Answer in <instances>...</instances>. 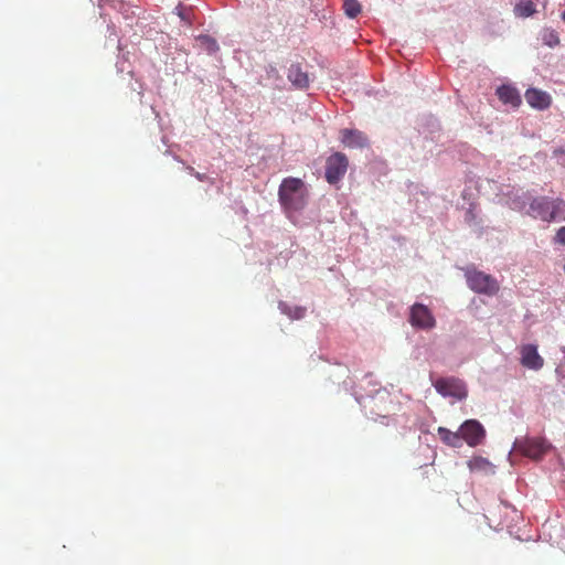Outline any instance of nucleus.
Here are the masks:
<instances>
[{
    "label": "nucleus",
    "mask_w": 565,
    "mask_h": 565,
    "mask_svg": "<svg viewBox=\"0 0 565 565\" xmlns=\"http://www.w3.org/2000/svg\"><path fill=\"white\" fill-rule=\"evenodd\" d=\"M280 205L287 212H297L306 205V188L301 179L287 178L281 181L278 191Z\"/></svg>",
    "instance_id": "f257e3e1"
},
{
    "label": "nucleus",
    "mask_w": 565,
    "mask_h": 565,
    "mask_svg": "<svg viewBox=\"0 0 565 565\" xmlns=\"http://www.w3.org/2000/svg\"><path fill=\"white\" fill-rule=\"evenodd\" d=\"M529 214L545 222L565 220V202L562 199L541 196L533 199L529 206Z\"/></svg>",
    "instance_id": "f03ea898"
},
{
    "label": "nucleus",
    "mask_w": 565,
    "mask_h": 565,
    "mask_svg": "<svg viewBox=\"0 0 565 565\" xmlns=\"http://www.w3.org/2000/svg\"><path fill=\"white\" fill-rule=\"evenodd\" d=\"M465 277L467 286L475 292L492 297L499 291L498 280L493 276L480 271L473 266H468L465 269Z\"/></svg>",
    "instance_id": "7ed1b4c3"
},
{
    "label": "nucleus",
    "mask_w": 565,
    "mask_h": 565,
    "mask_svg": "<svg viewBox=\"0 0 565 565\" xmlns=\"http://www.w3.org/2000/svg\"><path fill=\"white\" fill-rule=\"evenodd\" d=\"M349 159L343 152H333L326 160V180L330 184L339 183L347 173Z\"/></svg>",
    "instance_id": "20e7f679"
},
{
    "label": "nucleus",
    "mask_w": 565,
    "mask_h": 565,
    "mask_svg": "<svg viewBox=\"0 0 565 565\" xmlns=\"http://www.w3.org/2000/svg\"><path fill=\"white\" fill-rule=\"evenodd\" d=\"M434 387L436 392L444 397L465 399L467 396V388L463 381L456 377L436 379Z\"/></svg>",
    "instance_id": "39448f33"
},
{
    "label": "nucleus",
    "mask_w": 565,
    "mask_h": 565,
    "mask_svg": "<svg viewBox=\"0 0 565 565\" xmlns=\"http://www.w3.org/2000/svg\"><path fill=\"white\" fill-rule=\"evenodd\" d=\"M520 454L533 460H541L550 451L551 445L543 438H526L516 443Z\"/></svg>",
    "instance_id": "423d86ee"
},
{
    "label": "nucleus",
    "mask_w": 565,
    "mask_h": 565,
    "mask_svg": "<svg viewBox=\"0 0 565 565\" xmlns=\"http://www.w3.org/2000/svg\"><path fill=\"white\" fill-rule=\"evenodd\" d=\"M409 323L418 329L430 330L435 327L436 320L426 305L414 303L411 307Z\"/></svg>",
    "instance_id": "0eeeda50"
},
{
    "label": "nucleus",
    "mask_w": 565,
    "mask_h": 565,
    "mask_svg": "<svg viewBox=\"0 0 565 565\" xmlns=\"http://www.w3.org/2000/svg\"><path fill=\"white\" fill-rule=\"evenodd\" d=\"M459 435L469 446H477L481 444L484 436L482 425L476 419H468L459 428Z\"/></svg>",
    "instance_id": "6e6552de"
},
{
    "label": "nucleus",
    "mask_w": 565,
    "mask_h": 565,
    "mask_svg": "<svg viewBox=\"0 0 565 565\" xmlns=\"http://www.w3.org/2000/svg\"><path fill=\"white\" fill-rule=\"evenodd\" d=\"M520 355V363L522 366L534 371H539L543 367L544 360L541 354L537 353L535 344L521 345Z\"/></svg>",
    "instance_id": "1a4fd4ad"
},
{
    "label": "nucleus",
    "mask_w": 565,
    "mask_h": 565,
    "mask_svg": "<svg viewBox=\"0 0 565 565\" xmlns=\"http://www.w3.org/2000/svg\"><path fill=\"white\" fill-rule=\"evenodd\" d=\"M525 100L529 104V106L539 110L548 109L552 104V97L550 93L535 87L526 89Z\"/></svg>",
    "instance_id": "9d476101"
},
{
    "label": "nucleus",
    "mask_w": 565,
    "mask_h": 565,
    "mask_svg": "<svg viewBox=\"0 0 565 565\" xmlns=\"http://www.w3.org/2000/svg\"><path fill=\"white\" fill-rule=\"evenodd\" d=\"M495 94L498 99L505 106H510L512 108H519L521 106V95L518 88L512 85L504 84L497 87Z\"/></svg>",
    "instance_id": "9b49d317"
},
{
    "label": "nucleus",
    "mask_w": 565,
    "mask_h": 565,
    "mask_svg": "<svg viewBox=\"0 0 565 565\" xmlns=\"http://www.w3.org/2000/svg\"><path fill=\"white\" fill-rule=\"evenodd\" d=\"M341 142L348 148H363L367 146V139L363 131L356 129H342Z\"/></svg>",
    "instance_id": "f8f14e48"
},
{
    "label": "nucleus",
    "mask_w": 565,
    "mask_h": 565,
    "mask_svg": "<svg viewBox=\"0 0 565 565\" xmlns=\"http://www.w3.org/2000/svg\"><path fill=\"white\" fill-rule=\"evenodd\" d=\"M287 78L297 88L309 87V74L305 73L299 64H292L288 68Z\"/></svg>",
    "instance_id": "ddd939ff"
},
{
    "label": "nucleus",
    "mask_w": 565,
    "mask_h": 565,
    "mask_svg": "<svg viewBox=\"0 0 565 565\" xmlns=\"http://www.w3.org/2000/svg\"><path fill=\"white\" fill-rule=\"evenodd\" d=\"M536 12V7L534 0H520L513 7L514 15L519 18H529L534 15Z\"/></svg>",
    "instance_id": "4468645a"
},
{
    "label": "nucleus",
    "mask_w": 565,
    "mask_h": 565,
    "mask_svg": "<svg viewBox=\"0 0 565 565\" xmlns=\"http://www.w3.org/2000/svg\"><path fill=\"white\" fill-rule=\"evenodd\" d=\"M437 434H439V437L444 444L452 447H459L460 443L462 441L459 431H451L448 428L439 427V429H437Z\"/></svg>",
    "instance_id": "2eb2a0df"
},
{
    "label": "nucleus",
    "mask_w": 565,
    "mask_h": 565,
    "mask_svg": "<svg viewBox=\"0 0 565 565\" xmlns=\"http://www.w3.org/2000/svg\"><path fill=\"white\" fill-rule=\"evenodd\" d=\"M541 36L543 43L548 47H556L559 44L558 33L552 28H544Z\"/></svg>",
    "instance_id": "dca6fc26"
},
{
    "label": "nucleus",
    "mask_w": 565,
    "mask_h": 565,
    "mask_svg": "<svg viewBox=\"0 0 565 565\" xmlns=\"http://www.w3.org/2000/svg\"><path fill=\"white\" fill-rule=\"evenodd\" d=\"M343 11L350 19L356 18L362 11V7L360 6L358 0H343Z\"/></svg>",
    "instance_id": "f3484780"
},
{
    "label": "nucleus",
    "mask_w": 565,
    "mask_h": 565,
    "mask_svg": "<svg viewBox=\"0 0 565 565\" xmlns=\"http://www.w3.org/2000/svg\"><path fill=\"white\" fill-rule=\"evenodd\" d=\"M279 307H280L281 311L287 313L289 316V318H291V319H300V318L303 317V313H305V309L303 308L296 307L294 309V311H291V310H287V305L286 303H280Z\"/></svg>",
    "instance_id": "a211bd4d"
},
{
    "label": "nucleus",
    "mask_w": 565,
    "mask_h": 565,
    "mask_svg": "<svg viewBox=\"0 0 565 565\" xmlns=\"http://www.w3.org/2000/svg\"><path fill=\"white\" fill-rule=\"evenodd\" d=\"M199 41H201L202 45L206 46L211 53L216 52L218 49L216 40L211 39L209 35L200 36Z\"/></svg>",
    "instance_id": "6ab92c4d"
},
{
    "label": "nucleus",
    "mask_w": 565,
    "mask_h": 565,
    "mask_svg": "<svg viewBox=\"0 0 565 565\" xmlns=\"http://www.w3.org/2000/svg\"><path fill=\"white\" fill-rule=\"evenodd\" d=\"M177 11H178V15L180 17L181 20L190 23V17L184 7L178 6Z\"/></svg>",
    "instance_id": "aec40b11"
},
{
    "label": "nucleus",
    "mask_w": 565,
    "mask_h": 565,
    "mask_svg": "<svg viewBox=\"0 0 565 565\" xmlns=\"http://www.w3.org/2000/svg\"><path fill=\"white\" fill-rule=\"evenodd\" d=\"M555 239L558 244L565 245V226L558 228Z\"/></svg>",
    "instance_id": "412c9836"
},
{
    "label": "nucleus",
    "mask_w": 565,
    "mask_h": 565,
    "mask_svg": "<svg viewBox=\"0 0 565 565\" xmlns=\"http://www.w3.org/2000/svg\"><path fill=\"white\" fill-rule=\"evenodd\" d=\"M193 175H194V178H195V179H198V180H200V181H205V180H207V175H206V174H204V173H201V172H194V174H193Z\"/></svg>",
    "instance_id": "4be33fe9"
},
{
    "label": "nucleus",
    "mask_w": 565,
    "mask_h": 565,
    "mask_svg": "<svg viewBox=\"0 0 565 565\" xmlns=\"http://www.w3.org/2000/svg\"><path fill=\"white\" fill-rule=\"evenodd\" d=\"M480 463H487V461H486V460H483V459H475V460L471 462L470 467H471V468H473V467H476V466H478V465H480Z\"/></svg>",
    "instance_id": "5701e85b"
},
{
    "label": "nucleus",
    "mask_w": 565,
    "mask_h": 565,
    "mask_svg": "<svg viewBox=\"0 0 565 565\" xmlns=\"http://www.w3.org/2000/svg\"><path fill=\"white\" fill-rule=\"evenodd\" d=\"M186 170H188V172H189V173H192V174L196 173V171L194 170V168H193V167H191V166H188V167H186Z\"/></svg>",
    "instance_id": "b1692460"
}]
</instances>
